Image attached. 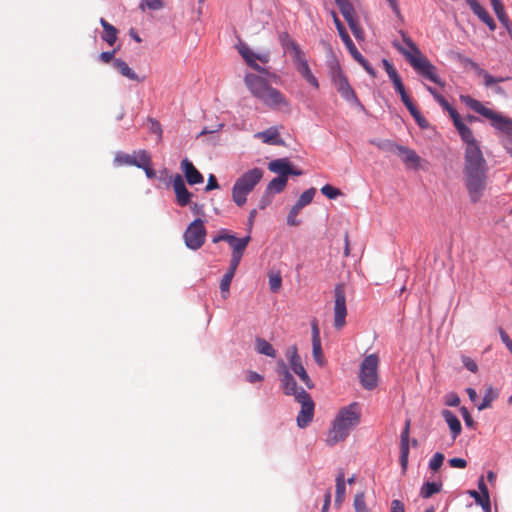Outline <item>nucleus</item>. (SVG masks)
Segmentation results:
<instances>
[{
  "label": "nucleus",
  "instance_id": "obj_1",
  "mask_svg": "<svg viewBox=\"0 0 512 512\" xmlns=\"http://www.w3.org/2000/svg\"><path fill=\"white\" fill-rule=\"evenodd\" d=\"M464 181L470 199L476 203L486 189L487 163L480 150L464 152Z\"/></svg>",
  "mask_w": 512,
  "mask_h": 512
},
{
  "label": "nucleus",
  "instance_id": "obj_2",
  "mask_svg": "<svg viewBox=\"0 0 512 512\" xmlns=\"http://www.w3.org/2000/svg\"><path fill=\"white\" fill-rule=\"evenodd\" d=\"M244 82L251 94L268 108L276 111L290 109V102L286 96L280 90L272 87L266 79L255 74H247Z\"/></svg>",
  "mask_w": 512,
  "mask_h": 512
},
{
  "label": "nucleus",
  "instance_id": "obj_3",
  "mask_svg": "<svg viewBox=\"0 0 512 512\" xmlns=\"http://www.w3.org/2000/svg\"><path fill=\"white\" fill-rule=\"evenodd\" d=\"M361 409L357 402L341 408L335 417L331 429L327 433L326 442L333 446L343 441L360 422Z\"/></svg>",
  "mask_w": 512,
  "mask_h": 512
},
{
  "label": "nucleus",
  "instance_id": "obj_4",
  "mask_svg": "<svg viewBox=\"0 0 512 512\" xmlns=\"http://www.w3.org/2000/svg\"><path fill=\"white\" fill-rule=\"evenodd\" d=\"M404 42L410 48V51L397 46V49L405 56L410 65L422 76L434 82L435 84L443 86L437 74V68L422 54L416 44L409 38L403 35Z\"/></svg>",
  "mask_w": 512,
  "mask_h": 512
},
{
  "label": "nucleus",
  "instance_id": "obj_5",
  "mask_svg": "<svg viewBox=\"0 0 512 512\" xmlns=\"http://www.w3.org/2000/svg\"><path fill=\"white\" fill-rule=\"evenodd\" d=\"M461 101L470 109L490 120L493 127L505 133H512V120L490 108L469 95H462Z\"/></svg>",
  "mask_w": 512,
  "mask_h": 512
},
{
  "label": "nucleus",
  "instance_id": "obj_6",
  "mask_svg": "<svg viewBox=\"0 0 512 512\" xmlns=\"http://www.w3.org/2000/svg\"><path fill=\"white\" fill-rule=\"evenodd\" d=\"M263 177V170L253 168L241 175L232 187V198L237 206H243L246 203L247 195L253 191L255 186Z\"/></svg>",
  "mask_w": 512,
  "mask_h": 512
},
{
  "label": "nucleus",
  "instance_id": "obj_7",
  "mask_svg": "<svg viewBox=\"0 0 512 512\" xmlns=\"http://www.w3.org/2000/svg\"><path fill=\"white\" fill-rule=\"evenodd\" d=\"M330 78L333 86L347 102L360 106L361 103L338 63L330 65Z\"/></svg>",
  "mask_w": 512,
  "mask_h": 512
},
{
  "label": "nucleus",
  "instance_id": "obj_8",
  "mask_svg": "<svg viewBox=\"0 0 512 512\" xmlns=\"http://www.w3.org/2000/svg\"><path fill=\"white\" fill-rule=\"evenodd\" d=\"M378 366L379 357L376 354L367 355L361 365L359 379L361 385L367 389L372 390L378 385Z\"/></svg>",
  "mask_w": 512,
  "mask_h": 512
},
{
  "label": "nucleus",
  "instance_id": "obj_9",
  "mask_svg": "<svg viewBox=\"0 0 512 512\" xmlns=\"http://www.w3.org/2000/svg\"><path fill=\"white\" fill-rule=\"evenodd\" d=\"M206 228L201 219H195L189 224L184 232L183 238L186 246L192 250L202 247L206 239Z\"/></svg>",
  "mask_w": 512,
  "mask_h": 512
},
{
  "label": "nucleus",
  "instance_id": "obj_10",
  "mask_svg": "<svg viewBox=\"0 0 512 512\" xmlns=\"http://www.w3.org/2000/svg\"><path fill=\"white\" fill-rule=\"evenodd\" d=\"M334 327L341 330L346 324L347 307L345 285L338 283L334 288Z\"/></svg>",
  "mask_w": 512,
  "mask_h": 512
},
{
  "label": "nucleus",
  "instance_id": "obj_11",
  "mask_svg": "<svg viewBox=\"0 0 512 512\" xmlns=\"http://www.w3.org/2000/svg\"><path fill=\"white\" fill-rule=\"evenodd\" d=\"M296 401L301 404V410L297 416V425L300 428H305L313 420L315 404L305 390L300 391Z\"/></svg>",
  "mask_w": 512,
  "mask_h": 512
},
{
  "label": "nucleus",
  "instance_id": "obj_12",
  "mask_svg": "<svg viewBox=\"0 0 512 512\" xmlns=\"http://www.w3.org/2000/svg\"><path fill=\"white\" fill-rule=\"evenodd\" d=\"M237 49L239 54L243 57L247 65H249L251 68L255 69L258 72H264L265 69L259 66L256 63V60L260 61L263 64H266L269 62L270 54L269 52H263V53H254L248 45L245 43H239L237 45Z\"/></svg>",
  "mask_w": 512,
  "mask_h": 512
},
{
  "label": "nucleus",
  "instance_id": "obj_13",
  "mask_svg": "<svg viewBox=\"0 0 512 512\" xmlns=\"http://www.w3.org/2000/svg\"><path fill=\"white\" fill-rule=\"evenodd\" d=\"M335 2L339 7L342 16L347 21L353 35L357 39L362 38L363 30L358 22L355 8L344 0H335Z\"/></svg>",
  "mask_w": 512,
  "mask_h": 512
},
{
  "label": "nucleus",
  "instance_id": "obj_14",
  "mask_svg": "<svg viewBox=\"0 0 512 512\" xmlns=\"http://www.w3.org/2000/svg\"><path fill=\"white\" fill-rule=\"evenodd\" d=\"M277 371H278L279 375H281V383H282L284 393L286 395H292L295 397V399H297V397L300 394V391L302 389L298 388L293 375L289 372L284 361L280 360L278 362Z\"/></svg>",
  "mask_w": 512,
  "mask_h": 512
},
{
  "label": "nucleus",
  "instance_id": "obj_15",
  "mask_svg": "<svg viewBox=\"0 0 512 512\" xmlns=\"http://www.w3.org/2000/svg\"><path fill=\"white\" fill-rule=\"evenodd\" d=\"M340 38L344 42L345 46L353 56V58L365 69V71L372 77H376V70L370 65V63L361 55L357 50L355 44L351 40L348 32L345 30L339 33Z\"/></svg>",
  "mask_w": 512,
  "mask_h": 512
},
{
  "label": "nucleus",
  "instance_id": "obj_16",
  "mask_svg": "<svg viewBox=\"0 0 512 512\" xmlns=\"http://www.w3.org/2000/svg\"><path fill=\"white\" fill-rule=\"evenodd\" d=\"M136 151L133 152V154H127L124 152H118L115 155L114 163L117 166H124V165H130V166H144L145 163L149 160V154L145 150L137 151L138 157H140V161H137L136 158Z\"/></svg>",
  "mask_w": 512,
  "mask_h": 512
},
{
  "label": "nucleus",
  "instance_id": "obj_17",
  "mask_svg": "<svg viewBox=\"0 0 512 512\" xmlns=\"http://www.w3.org/2000/svg\"><path fill=\"white\" fill-rule=\"evenodd\" d=\"M297 71L299 74L314 88H319V82L317 78L313 75L308 61L306 59L305 53L300 54L299 56L292 59Z\"/></svg>",
  "mask_w": 512,
  "mask_h": 512
},
{
  "label": "nucleus",
  "instance_id": "obj_18",
  "mask_svg": "<svg viewBox=\"0 0 512 512\" xmlns=\"http://www.w3.org/2000/svg\"><path fill=\"white\" fill-rule=\"evenodd\" d=\"M172 184H173V189L175 192L177 204L181 207L187 206L190 203L193 194L191 192H189L188 189L186 188V185H185V182H184L182 176L179 174H176L173 179Z\"/></svg>",
  "mask_w": 512,
  "mask_h": 512
},
{
  "label": "nucleus",
  "instance_id": "obj_19",
  "mask_svg": "<svg viewBox=\"0 0 512 512\" xmlns=\"http://www.w3.org/2000/svg\"><path fill=\"white\" fill-rule=\"evenodd\" d=\"M409 435L410 419L406 420L404 429L401 432L400 440V463L403 470H406L409 456Z\"/></svg>",
  "mask_w": 512,
  "mask_h": 512
},
{
  "label": "nucleus",
  "instance_id": "obj_20",
  "mask_svg": "<svg viewBox=\"0 0 512 512\" xmlns=\"http://www.w3.org/2000/svg\"><path fill=\"white\" fill-rule=\"evenodd\" d=\"M181 169L189 185L201 184L204 181L203 175L197 170L191 161L184 159L181 162Z\"/></svg>",
  "mask_w": 512,
  "mask_h": 512
},
{
  "label": "nucleus",
  "instance_id": "obj_21",
  "mask_svg": "<svg viewBox=\"0 0 512 512\" xmlns=\"http://www.w3.org/2000/svg\"><path fill=\"white\" fill-rule=\"evenodd\" d=\"M473 13L485 23L491 31L496 29V23L484 7L477 0H465Z\"/></svg>",
  "mask_w": 512,
  "mask_h": 512
},
{
  "label": "nucleus",
  "instance_id": "obj_22",
  "mask_svg": "<svg viewBox=\"0 0 512 512\" xmlns=\"http://www.w3.org/2000/svg\"><path fill=\"white\" fill-rule=\"evenodd\" d=\"M462 141L465 143V151H476L480 150L479 142L475 139L472 130L465 124L462 123L456 127Z\"/></svg>",
  "mask_w": 512,
  "mask_h": 512
},
{
  "label": "nucleus",
  "instance_id": "obj_23",
  "mask_svg": "<svg viewBox=\"0 0 512 512\" xmlns=\"http://www.w3.org/2000/svg\"><path fill=\"white\" fill-rule=\"evenodd\" d=\"M462 62L466 66H469L471 69H473L477 73L478 76L483 77L484 85L486 87H491L494 84L504 81V78H502V77L496 78V77L490 75L486 70L480 68V66L470 58H463Z\"/></svg>",
  "mask_w": 512,
  "mask_h": 512
},
{
  "label": "nucleus",
  "instance_id": "obj_24",
  "mask_svg": "<svg viewBox=\"0 0 512 512\" xmlns=\"http://www.w3.org/2000/svg\"><path fill=\"white\" fill-rule=\"evenodd\" d=\"M254 137L262 140L263 143L269 145H284V141L280 138L278 127H270L264 131L257 132Z\"/></svg>",
  "mask_w": 512,
  "mask_h": 512
},
{
  "label": "nucleus",
  "instance_id": "obj_25",
  "mask_svg": "<svg viewBox=\"0 0 512 512\" xmlns=\"http://www.w3.org/2000/svg\"><path fill=\"white\" fill-rule=\"evenodd\" d=\"M279 42L284 51L291 54L292 59L304 53L300 46L291 38L287 32H282L279 34Z\"/></svg>",
  "mask_w": 512,
  "mask_h": 512
},
{
  "label": "nucleus",
  "instance_id": "obj_26",
  "mask_svg": "<svg viewBox=\"0 0 512 512\" xmlns=\"http://www.w3.org/2000/svg\"><path fill=\"white\" fill-rule=\"evenodd\" d=\"M290 161L288 158H279L268 163V169L279 175V177H287L290 175Z\"/></svg>",
  "mask_w": 512,
  "mask_h": 512
},
{
  "label": "nucleus",
  "instance_id": "obj_27",
  "mask_svg": "<svg viewBox=\"0 0 512 512\" xmlns=\"http://www.w3.org/2000/svg\"><path fill=\"white\" fill-rule=\"evenodd\" d=\"M397 154L406 165L412 166L413 168L419 167L421 158L413 149L401 145V147L398 148Z\"/></svg>",
  "mask_w": 512,
  "mask_h": 512
},
{
  "label": "nucleus",
  "instance_id": "obj_28",
  "mask_svg": "<svg viewBox=\"0 0 512 512\" xmlns=\"http://www.w3.org/2000/svg\"><path fill=\"white\" fill-rule=\"evenodd\" d=\"M442 416L445 419V421L447 422V424L451 430L453 439H456V437L460 435L461 430H462L461 423H460L459 419L450 410H443Z\"/></svg>",
  "mask_w": 512,
  "mask_h": 512
},
{
  "label": "nucleus",
  "instance_id": "obj_29",
  "mask_svg": "<svg viewBox=\"0 0 512 512\" xmlns=\"http://www.w3.org/2000/svg\"><path fill=\"white\" fill-rule=\"evenodd\" d=\"M113 66L118 70V72L133 81L141 82L143 81L130 67L129 65L122 59L117 58L113 61Z\"/></svg>",
  "mask_w": 512,
  "mask_h": 512
},
{
  "label": "nucleus",
  "instance_id": "obj_30",
  "mask_svg": "<svg viewBox=\"0 0 512 512\" xmlns=\"http://www.w3.org/2000/svg\"><path fill=\"white\" fill-rule=\"evenodd\" d=\"M100 24L103 27V34L101 36L102 40L110 46L114 45L117 41L118 30L104 18H100Z\"/></svg>",
  "mask_w": 512,
  "mask_h": 512
},
{
  "label": "nucleus",
  "instance_id": "obj_31",
  "mask_svg": "<svg viewBox=\"0 0 512 512\" xmlns=\"http://www.w3.org/2000/svg\"><path fill=\"white\" fill-rule=\"evenodd\" d=\"M287 185V179L284 177L273 178L266 187L264 198L272 196L273 194L282 192Z\"/></svg>",
  "mask_w": 512,
  "mask_h": 512
},
{
  "label": "nucleus",
  "instance_id": "obj_32",
  "mask_svg": "<svg viewBox=\"0 0 512 512\" xmlns=\"http://www.w3.org/2000/svg\"><path fill=\"white\" fill-rule=\"evenodd\" d=\"M229 239L228 244L232 248V254L243 255L246 247L248 246L251 238L250 236H246L244 238H237L232 235Z\"/></svg>",
  "mask_w": 512,
  "mask_h": 512
},
{
  "label": "nucleus",
  "instance_id": "obj_33",
  "mask_svg": "<svg viewBox=\"0 0 512 512\" xmlns=\"http://www.w3.org/2000/svg\"><path fill=\"white\" fill-rule=\"evenodd\" d=\"M291 369L293 372L298 375L300 380L306 385L307 388L311 389L313 388L314 384L312 380L310 379L308 373L306 372L304 366L302 365L301 360L294 362L290 364Z\"/></svg>",
  "mask_w": 512,
  "mask_h": 512
},
{
  "label": "nucleus",
  "instance_id": "obj_34",
  "mask_svg": "<svg viewBox=\"0 0 512 512\" xmlns=\"http://www.w3.org/2000/svg\"><path fill=\"white\" fill-rule=\"evenodd\" d=\"M256 351L259 354L268 356V357H276V350L273 348V346L266 341L263 338H257L256 339Z\"/></svg>",
  "mask_w": 512,
  "mask_h": 512
},
{
  "label": "nucleus",
  "instance_id": "obj_35",
  "mask_svg": "<svg viewBox=\"0 0 512 512\" xmlns=\"http://www.w3.org/2000/svg\"><path fill=\"white\" fill-rule=\"evenodd\" d=\"M346 486L345 477L343 472H339L336 477V491H335V502L337 504L342 503L345 497Z\"/></svg>",
  "mask_w": 512,
  "mask_h": 512
},
{
  "label": "nucleus",
  "instance_id": "obj_36",
  "mask_svg": "<svg viewBox=\"0 0 512 512\" xmlns=\"http://www.w3.org/2000/svg\"><path fill=\"white\" fill-rule=\"evenodd\" d=\"M441 487V484L435 482H427L422 486L420 495L425 499L430 498L433 494L440 492Z\"/></svg>",
  "mask_w": 512,
  "mask_h": 512
},
{
  "label": "nucleus",
  "instance_id": "obj_37",
  "mask_svg": "<svg viewBox=\"0 0 512 512\" xmlns=\"http://www.w3.org/2000/svg\"><path fill=\"white\" fill-rule=\"evenodd\" d=\"M233 277H234L233 274L226 272L221 279L220 290H221V295H222L223 299H227L229 297V294H230L229 289H230V284L233 280Z\"/></svg>",
  "mask_w": 512,
  "mask_h": 512
},
{
  "label": "nucleus",
  "instance_id": "obj_38",
  "mask_svg": "<svg viewBox=\"0 0 512 512\" xmlns=\"http://www.w3.org/2000/svg\"><path fill=\"white\" fill-rule=\"evenodd\" d=\"M353 506L355 512H372L366 505L364 492H358L355 495Z\"/></svg>",
  "mask_w": 512,
  "mask_h": 512
},
{
  "label": "nucleus",
  "instance_id": "obj_39",
  "mask_svg": "<svg viewBox=\"0 0 512 512\" xmlns=\"http://www.w3.org/2000/svg\"><path fill=\"white\" fill-rule=\"evenodd\" d=\"M497 398V393L490 386L487 388L481 404L478 405L479 410H484L491 406V403Z\"/></svg>",
  "mask_w": 512,
  "mask_h": 512
},
{
  "label": "nucleus",
  "instance_id": "obj_40",
  "mask_svg": "<svg viewBox=\"0 0 512 512\" xmlns=\"http://www.w3.org/2000/svg\"><path fill=\"white\" fill-rule=\"evenodd\" d=\"M382 63L393 85L402 80L395 67L388 60L383 59Z\"/></svg>",
  "mask_w": 512,
  "mask_h": 512
},
{
  "label": "nucleus",
  "instance_id": "obj_41",
  "mask_svg": "<svg viewBox=\"0 0 512 512\" xmlns=\"http://www.w3.org/2000/svg\"><path fill=\"white\" fill-rule=\"evenodd\" d=\"M313 358L319 365L324 364V356L321 347V341H312Z\"/></svg>",
  "mask_w": 512,
  "mask_h": 512
},
{
  "label": "nucleus",
  "instance_id": "obj_42",
  "mask_svg": "<svg viewBox=\"0 0 512 512\" xmlns=\"http://www.w3.org/2000/svg\"><path fill=\"white\" fill-rule=\"evenodd\" d=\"M445 457L443 453H435L429 461V468L432 471H438L443 464Z\"/></svg>",
  "mask_w": 512,
  "mask_h": 512
},
{
  "label": "nucleus",
  "instance_id": "obj_43",
  "mask_svg": "<svg viewBox=\"0 0 512 512\" xmlns=\"http://www.w3.org/2000/svg\"><path fill=\"white\" fill-rule=\"evenodd\" d=\"M321 193L328 199H335L342 194L338 188H335L329 184H326L321 188Z\"/></svg>",
  "mask_w": 512,
  "mask_h": 512
},
{
  "label": "nucleus",
  "instance_id": "obj_44",
  "mask_svg": "<svg viewBox=\"0 0 512 512\" xmlns=\"http://www.w3.org/2000/svg\"><path fill=\"white\" fill-rule=\"evenodd\" d=\"M375 144L379 149L386 151V152L395 153V154L398 153V148L401 147V145H398L392 141H384V142H379V143H375Z\"/></svg>",
  "mask_w": 512,
  "mask_h": 512
},
{
  "label": "nucleus",
  "instance_id": "obj_45",
  "mask_svg": "<svg viewBox=\"0 0 512 512\" xmlns=\"http://www.w3.org/2000/svg\"><path fill=\"white\" fill-rule=\"evenodd\" d=\"M162 6L163 4L161 0H142L140 4V9L143 11L146 8L150 10H159L162 8Z\"/></svg>",
  "mask_w": 512,
  "mask_h": 512
},
{
  "label": "nucleus",
  "instance_id": "obj_46",
  "mask_svg": "<svg viewBox=\"0 0 512 512\" xmlns=\"http://www.w3.org/2000/svg\"><path fill=\"white\" fill-rule=\"evenodd\" d=\"M282 285V278L280 274H273L269 277V286L272 292L276 293L280 290Z\"/></svg>",
  "mask_w": 512,
  "mask_h": 512
},
{
  "label": "nucleus",
  "instance_id": "obj_47",
  "mask_svg": "<svg viewBox=\"0 0 512 512\" xmlns=\"http://www.w3.org/2000/svg\"><path fill=\"white\" fill-rule=\"evenodd\" d=\"M478 488H479L481 494L485 498L486 510H487V512H489L490 511L489 492H488L486 484L484 483L483 477H481L479 479Z\"/></svg>",
  "mask_w": 512,
  "mask_h": 512
},
{
  "label": "nucleus",
  "instance_id": "obj_48",
  "mask_svg": "<svg viewBox=\"0 0 512 512\" xmlns=\"http://www.w3.org/2000/svg\"><path fill=\"white\" fill-rule=\"evenodd\" d=\"M286 357L288 358L289 360V364H292L294 362H297L299 360H301L299 354H298V349L295 345L293 346H290L287 351H286Z\"/></svg>",
  "mask_w": 512,
  "mask_h": 512
},
{
  "label": "nucleus",
  "instance_id": "obj_49",
  "mask_svg": "<svg viewBox=\"0 0 512 512\" xmlns=\"http://www.w3.org/2000/svg\"><path fill=\"white\" fill-rule=\"evenodd\" d=\"M444 109H446L450 115V117L452 118L453 120V124L456 127H458L459 125H461L462 123H464L459 115V113L449 104L448 107H445Z\"/></svg>",
  "mask_w": 512,
  "mask_h": 512
},
{
  "label": "nucleus",
  "instance_id": "obj_50",
  "mask_svg": "<svg viewBox=\"0 0 512 512\" xmlns=\"http://www.w3.org/2000/svg\"><path fill=\"white\" fill-rule=\"evenodd\" d=\"M410 114L413 116V118L421 128L428 127V121L421 115L417 107L414 110L410 111Z\"/></svg>",
  "mask_w": 512,
  "mask_h": 512
},
{
  "label": "nucleus",
  "instance_id": "obj_51",
  "mask_svg": "<svg viewBox=\"0 0 512 512\" xmlns=\"http://www.w3.org/2000/svg\"><path fill=\"white\" fill-rule=\"evenodd\" d=\"M242 256L243 255L231 254L229 269L227 271L228 273H231V274L235 275V272L237 270V267L240 264Z\"/></svg>",
  "mask_w": 512,
  "mask_h": 512
},
{
  "label": "nucleus",
  "instance_id": "obj_52",
  "mask_svg": "<svg viewBox=\"0 0 512 512\" xmlns=\"http://www.w3.org/2000/svg\"><path fill=\"white\" fill-rule=\"evenodd\" d=\"M316 193V189L315 188H309L307 189L306 191H304L299 199L305 204V205H308L312 202L313 200V197Z\"/></svg>",
  "mask_w": 512,
  "mask_h": 512
},
{
  "label": "nucleus",
  "instance_id": "obj_53",
  "mask_svg": "<svg viewBox=\"0 0 512 512\" xmlns=\"http://www.w3.org/2000/svg\"><path fill=\"white\" fill-rule=\"evenodd\" d=\"M427 90L433 95L434 99L443 107H448L449 103L447 100L439 94L434 88L427 86Z\"/></svg>",
  "mask_w": 512,
  "mask_h": 512
},
{
  "label": "nucleus",
  "instance_id": "obj_54",
  "mask_svg": "<svg viewBox=\"0 0 512 512\" xmlns=\"http://www.w3.org/2000/svg\"><path fill=\"white\" fill-rule=\"evenodd\" d=\"M445 404L450 407H456L460 404V398L456 393L446 395Z\"/></svg>",
  "mask_w": 512,
  "mask_h": 512
},
{
  "label": "nucleus",
  "instance_id": "obj_55",
  "mask_svg": "<svg viewBox=\"0 0 512 512\" xmlns=\"http://www.w3.org/2000/svg\"><path fill=\"white\" fill-rule=\"evenodd\" d=\"M491 5L497 18L502 17V15H507L501 0H495L494 2L491 3Z\"/></svg>",
  "mask_w": 512,
  "mask_h": 512
},
{
  "label": "nucleus",
  "instance_id": "obj_56",
  "mask_svg": "<svg viewBox=\"0 0 512 512\" xmlns=\"http://www.w3.org/2000/svg\"><path fill=\"white\" fill-rule=\"evenodd\" d=\"M115 53H116V49L112 50V51H105V52H102L100 53L99 55V59L100 61H102L103 63H109L111 62L112 60L114 61V56H115Z\"/></svg>",
  "mask_w": 512,
  "mask_h": 512
},
{
  "label": "nucleus",
  "instance_id": "obj_57",
  "mask_svg": "<svg viewBox=\"0 0 512 512\" xmlns=\"http://www.w3.org/2000/svg\"><path fill=\"white\" fill-rule=\"evenodd\" d=\"M151 165V157L149 156V160L145 163L144 166H139L138 168H142L145 171V174L148 178L153 179L156 177V172L154 169L150 167Z\"/></svg>",
  "mask_w": 512,
  "mask_h": 512
},
{
  "label": "nucleus",
  "instance_id": "obj_58",
  "mask_svg": "<svg viewBox=\"0 0 512 512\" xmlns=\"http://www.w3.org/2000/svg\"><path fill=\"white\" fill-rule=\"evenodd\" d=\"M463 365L471 372L475 373L478 370V366L474 360L469 357H463L462 359Z\"/></svg>",
  "mask_w": 512,
  "mask_h": 512
},
{
  "label": "nucleus",
  "instance_id": "obj_59",
  "mask_svg": "<svg viewBox=\"0 0 512 512\" xmlns=\"http://www.w3.org/2000/svg\"><path fill=\"white\" fill-rule=\"evenodd\" d=\"M299 213L291 208L288 217H287V224L290 226H298L300 224V221L297 220V215Z\"/></svg>",
  "mask_w": 512,
  "mask_h": 512
},
{
  "label": "nucleus",
  "instance_id": "obj_60",
  "mask_svg": "<svg viewBox=\"0 0 512 512\" xmlns=\"http://www.w3.org/2000/svg\"><path fill=\"white\" fill-rule=\"evenodd\" d=\"M499 334L501 337L502 342L506 345L508 350L512 353V340L508 336V334L502 329H499Z\"/></svg>",
  "mask_w": 512,
  "mask_h": 512
},
{
  "label": "nucleus",
  "instance_id": "obj_61",
  "mask_svg": "<svg viewBox=\"0 0 512 512\" xmlns=\"http://www.w3.org/2000/svg\"><path fill=\"white\" fill-rule=\"evenodd\" d=\"M449 465L453 468H465L467 466V461L463 458H451L449 460Z\"/></svg>",
  "mask_w": 512,
  "mask_h": 512
},
{
  "label": "nucleus",
  "instance_id": "obj_62",
  "mask_svg": "<svg viewBox=\"0 0 512 512\" xmlns=\"http://www.w3.org/2000/svg\"><path fill=\"white\" fill-rule=\"evenodd\" d=\"M400 96L403 104L406 106L409 112L416 108L410 97L407 95L406 91L401 93Z\"/></svg>",
  "mask_w": 512,
  "mask_h": 512
},
{
  "label": "nucleus",
  "instance_id": "obj_63",
  "mask_svg": "<svg viewBox=\"0 0 512 512\" xmlns=\"http://www.w3.org/2000/svg\"><path fill=\"white\" fill-rule=\"evenodd\" d=\"M501 24L506 28L509 35L512 37V25L509 20L508 15H502V17L498 18Z\"/></svg>",
  "mask_w": 512,
  "mask_h": 512
},
{
  "label": "nucleus",
  "instance_id": "obj_64",
  "mask_svg": "<svg viewBox=\"0 0 512 512\" xmlns=\"http://www.w3.org/2000/svg\"><path fill=\"white\" fill-rule=\"evenodd\" d=\"M391 512H405L404 504L400 500H393L391 502Z\"/></svg>",
  "mask_w": 512,
  "mask_h": 512
}]
</instances>
